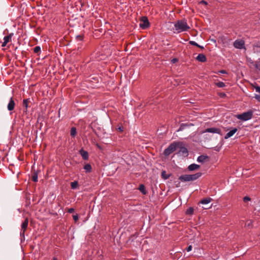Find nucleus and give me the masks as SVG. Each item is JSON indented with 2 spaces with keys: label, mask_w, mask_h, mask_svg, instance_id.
Instances as JSON below:
<instances>
[{
  "label": "nucleus",
  "mask_w": 260,
  "mask_h": 260,
  "mask_svg": "<svg viewBox=\"0 0 260 260\" xmlns=\"http://www.w3.org/2000/svg\"><path fill=\"white\" fill-rule=\"evenodd\" d=\"M174 32L180 33L183 31H188L190 29V27L187 24L186 20L182 19L177 21L174 24Z\"/></svg>",
  "instance_id": "obj_1"
},
{
  "label": "nucleus",
  "mask_w": 260,
  "mask_h": 260,
  "mask_svg": "<svg viewBox=\"0 0 260 260\" xmlns=\"http://www.w3.org/2000/svg\"><path fill=\"white\" fill-rule=\"evenodd\" d=\"M202 175V173L198 172L194 174H185L180 176L179 179L182 182L192 181L198 179Z\"/></svg>",
  "instance_id": "obj_2"
},
{
  "label": "nucleus",
  "mask_w": 260,
  "mask_h": 260,
  "mask_svg": "<svg viewBox=\"0 0 260 260\" xmlns=\"http://www.w3.org/2000/svg\"><path fill=\"white\" fill-rule=\"evenodd\" d=\"M253 112L251 110H249L240 114L236 116V118L242 121H247L251 119L253 116Z\"/></svg>",
  "instance_id": "obj_3"
},
{
  "label": "nucleus",
  "mask_w": 260,
  "mask_h": 260,
  "mask_svg": "<svg viewBox=\"0 0 260 260\" xmlns=\"http://www.w3.org/2000/svg\"><path fill=\"white\" fill-rule=\"evenodd\" d=\"M177 144L176 143L171 144L164 151V155L168 156L175 151Z\"/></svg>",
  "instance_id": "obj_4"
},
{
  "label": "nucleus",
  "mask_w": 260,
  "mask_h": 260,
  "mask_svg": "<svg viewBox=\"0 0 260 260\" xmlns=\"http://www.w3.org/2000/svg\"><path fill=\"white\" fill-rule=\"evenodd\" d=\"M139 25L142 29H146L148 28L149 26V22L148 18L145 16L141 17Z\"/></svg>",
  "instance_id": "obj_5"
},
{
  "label": "nucleus",
  "mask_w": 260,
  "mask_h": 260,
  "mask_svg": "<svg viewBox=\"0 0 260 260\" xmlns=\"http://www.w3.org/2000/svg\"><path fill=\"white\" fill-rule=\"evenodd\" d=\"M28 223V220L27 218H26L24 221L21 224V230L20 233V237L21 238H24V234L26 230L27 229Z\"/></svg>",
  "instance_id": "obj_6"
},
{
  "label": "nucleus",
  "mask_w": 260,
  "mask_h": 260,
  "mask_svg": "<svg viewBox=\"0 0 260 260\" xmlns=\"http://www.w3.org/2000/svg\"><path fill=\"white\" fill-rule=\"evenodd\" d=\"M244 41L242 40H237L234 43L235 48L241 49L244 48Z\"/></svg>",
  "instance_id": "obj_7"
},
{
  "label": "nucleus",
  "mask_w": 260,
  "mask_h": 260,
  "mask_svg": "<svg viewBox=\"0 0 260 260\" xmlns=\"http://www.w3.org/2000/svg\"><path fill=\"white\" fill-rule=\"evenodd\" d=\"M204 133H211L221 135V129L217 127H211L205 129Z\"/></svg>",
  "instance_id": "obj_8"
},
{
  "label": "nucleus",
  "mask_w": 260,
  "mask_h": 260,
  "mask_svg": "<svg viewBox=\"0 0 260 260\" xmlns=\"http://www.w3.org/2000/svg\"><path fill=\"white\" fill-rule=\"evenodd\" d=\"M15 106V103L13 99V98H11L9 101V102L7 106V109L9 111H12L14 110Z\"/></svg>",
  "instance_id": "obj_9"
},
{
  "label": "nucleus",
  "mask_w": 260,
  "mask_h": 260,
  "mask_svg": "<svg viewBox=\"0 0 260 260\" xmlns=\"http://www.w3.org/2000/svg\"><path fill=\"white\" fill-rule=\"evenodd\" d=\"M238 131L237 128L235 127L226 134L224 136L225 139H228L232 137Z\"/></svg>",
  "instance_id": "obj_10"
},
{
  "label": "nucleus",
  "mask_w": 260,
  "mask_h": 260,
  "mask_svg": "<svg viewBox=\"0 0 260 260\" xmlns=\"http://www.w3.org/2000/svg\"><path fill=\"white\" fill-rule=\"evenodd\" d=\"M13 36V34H10L9 35L5 36L4 38V42L2 43V46L5 47L7 43L10 42L11 40L12 37Z\"/></svg>",
  "instance_id": "obj_11"
},
{
  "label": "nucleus",
  "mask_w": 260,
  "mask_h": 260,
  "mask_svg": "<svg viewBox=\"0 0 260 260\" xmlns=\"http://www.w3.org/2000/svg\"><path fill=\"white\" fill-rule=\"evenodd\" d=\"M196 59L198 61L202 62H204L207 60V58L206 56L203 54H199L196 58Z\"/></svg>",
  "instance_id": "obj_12"
},
{
  "label": "nucleus",
  "mask_w": 260,
  "mask_h": 260,
  "mask_svg": "<svg viewBox=\"0 0 260 260\" xmlns=\"http://www.w3.org/2000/svg\"><path fill=\"white\" fill-rule=\"evenodd\" d=\"M79 153L83 159L87 160L88 159V153L87 151L84 150L83 149H81L79 151Z\"/></svg>",
  "instance_id": "obj_13"
},
{
  "label": "nucleus",
  "mask_w": 260,
  "mask_h": 260,
  "mask_svg": "<svg viewBox=\"0 0 260 260\" xmlns=\"http://www.w3.org/2000/svg\"><path fill=\"white\" fill-rule=\"evenodd\" d=\"M200 166L196 164H192L188 166L187 169L190 171L198 170L200 168Z\"/></svg>",
  "instance_id": "obj_14"
},
{
  "label": "nucleus",
  "mask_w": 260,
  "mask_h": 260,
  "mask_svg": "<svg viewBox=\"0 0 260 260\" xmlns=\"http://www.w3.org/2000/svg\"><path fill=\"white\" fill-rule=\"evenodd\" d=\"M208 158V157L207 156L205 155H200L197 158V161L199 162H205L207 159Z\"/></svg>",
  "instance_id": "obj_15"
},
{
  "label": "nucleus",
  "mask_w": 260,
  "mask_h": 260,
  "mask_svg": "<svg viewBox=\"0 0 260 260\" xmlns=\"http://www.w3.org/2000/svg\"><path fill=\"white\" fill-rule=\"evenodd\" d=\"M256 92L259 93V94H255L254 98L260 102V87L256 86L255 87Z\"/></svg>",
  "instance_id": "obj_16"
},
{
  "label": "nucleus",
  "mask_w": 260,
  "mask_h": 260,
  "mask_svg": "<svg viewBox=\"0 0 260 260\" xmlns=\"http://www.w3.org/2000/svg\"><path fill=\"white\" fill-rule=\"evenodd\" d=\"M212 201V199L210 198H205L203 200H202L200 201V203L203 205H206L209 204L210 202H211Z\"/></svg>",
  "instance_id": "obj_17"
},
{
  "label": "nucleus",
  "mask_w": 260,
  "mask_h": 260,
  "mask_svg": "<svg viewBox=\"0 0 260 260\" xmlns=\"http://www.w3.org/2000/svg\"><path fill=\"white\" fill-rule=\"evenodd\" d=\"M84 169L85 170L86 172H90L91 171L92 168L90 164H87L84 166Z\"/></svg>",
  "instance_id": "obj_18"
},
{
  "label": "nucleus",
  "mask_w": 260,
  "mask_h": 260,
  "mask_svg": "<svg viewBox=\"0 0 260 260\" xmlns=\"http://www.w3.org/2000/svg\"><path fill=\"white\" fill-rule=\"evenodd\" d=\"M76 128L75 127H72L71 129L70 135L72 137H74L76 135Z\"/></svg>",
  "instance_id": "obj_19"
},
{
  "label": "nucleus",
  "mask_w": 260,
  "mask_h": 260,
  "mask_svg": "<svg viewBox=\"0 0 260 260\" xmlns=\"http://www.w3.org/2000/svg\"><path fill=\"white\" fill-rule=\"evenodd\" d=\"M78 181H75L71 183V188L73 189H76L78 186Z\"/></svg>",
  "instance_id": "obj_20"
},
{
  "label": "nucleus",
  "mask_w": 260,
  "mask_h": 260,
  "mask_svg": "<svg viewBox=\"0 0 260 260\" xmlns=\"http://www.w3.org/2000/svg\"><path fill=\"white\" fill-rule=\"evenodd\" d=\"M193 211H194L193 208L192 207H190L186 210V214L191 215V214H193Z\"/></svg>",
  "instance_id": "obj_21"
},
{
  "label": "nucleus",
  "mask_w": 260,
  "mask_h": 260,
  "mask_svg": "<svg viewBox=\"0 0 260 260\" xmlns=\"http://www.w3.org/2000/svg\"><path fill=\"white\" fill-rule=\"evenodd\" d=\"M180 152H182L183 154H185L186 155H187L188 154L187 149L183 147L180 148Z\"/></svg>",
  "instance_id": "obj_22"
},
{
  "label": "nucleus",
  "mask_w": 260,
  "mask_h": 260,
  "mask_svg": "<svg viewBox=\"0 0 260 260\" xmlns=\"http://www.w3.org/2000/svg\"><path fill=\"white\" fill-rule=\"evenodd\" d=\"M32 180L34 182H37L38 181V174L37 173L35 172L32 176Z\"/></svg>",
  "instance_id": "obj_23"
},
{
  "label": "nucleus",
  "mask_w": 260,
  "mask_h": 260,
  "mask_svg": "<svg viewBox=\"0 0 260 260\" xmlns=\"http://www.w3.org/2000/svg\"><path fill=\"white\" fill-rule=\"evenodd\" d=\"M216 85L218 87H223L225 86L224 83L223 82H219L215 83Z\"/></svg>",
  "instance_id": "obj_24"
},
{
  "label": "nucleus",
  "mask_w": 260,
  "mask_h": 260,
  "mask_svg": "<svg viewBox=\"0 0 260 260\" xmlns=\"http://www.w3.org/2000/svg\"><path fill=\"white\" fill-rule=\"evenodd\" d=\"M34 51L36 53H39L41 52V48L40 46H36L34 49Z\"/></svg>",
  "instance_id": "obj_25"
},
{
  "label": "nucleus",
  "mask_w": 260,
  "mask_h": 260,
  "mask_svg": "<svg viewBox=\"0 0 260 260\" xmlns=\"http://www.w3.org/2000/svg\"><path fill=\"white\" fill-rule=\"evenodd\" d=\"M145 186L143 184H141L139 186V190L142 191L144 194H145L146 192L144 191Z\"/></svg>",
  "instance_id": "obj_26"
},
{
  "label": "nucleus",
  "mask_w": 260,
  "mask_h": 260,
  "mask_svg": "<svg viewBox=\"0 0 260 260\" xmlns=\"http://www.w3.org/2000/svg\"><path fill=\"white\" fill-rule=\"evenodd\" d=\"M186 125H187L186 124H184V123L181 124L180 127L177 130V132L182 131Z\"/></svg>",
  "instance_id": "obj_27"
},
{
  "label": "nucleus",
  "mask_w": 260,
  "mask_h": 260,
  "mask_svg": "<svg viewBox=\"0 0 260 260\" xmlns=\"http://www.w3.org/2000/svg\"><path fill=\"white\" fill-rule=\"evenodd\" d=\"M23 106L25 107L26 108L28 107V100L25 99L23 101Z\"/></svg>",
  "instance_id": "obj_28"
},
{
  "label": "nucleus",
  "mask_w": 260,
  "mask_h": 260,
  "mask_svg": "<svg viewBox=\"0 0 260 260\" xmlns=\"http://www.w3.org/2000/svg\"><path fill=\"white\" fill-rule=\"evenodd\" d=\"M83 39V37L82 35H78L76 37V39L77 41H81Z\"/></svg>",
  "instance_id": "obj_29"
},
{
  "label": "nucleus",
  "mask_w": 260,
  "mask_h": 260,
  "mask_svg": "<svg viewBox=\"0 0 260 260\" xmlns=\"http://www.w3.org/2000/svg\"><path fill=\"white\" fill-rule=\"evenodd\" d=\"M255 67L257 69L260 71V60L255 62Z\"/></svg>",
  "instance_id": "obj_30"
},
{
  "label": "nucleus",
  "mask_w": 260,
  "mask_h": 260,
  "mask_svg": "<svg viewBox=\"0 0 260 260\" xmlns=\"http://www.w3.org/2000/svg\"><path fill=\"white\" fill-rule=\"evenodd\" d=\"M161 176H162V178L165 179H168L169 178V176L166 175L165 171H162V172Z\"/></svg>",
  "instance_id": "obj_31"
},
{
  "label": "nucleus",
  "mask_w": 260,
  "mask_h": 260,
  "mask_svg": "<svg viewBox=\"0 0 260 260\" xmlns=\"http://www.w3.org/2000/svg\"><path fill=\"white\" fill-rule=\"evenodd\" d=\"M189 44L191 45H193V46H195L197 47L199 46V44L198 43H197L196 42L193 41H189Z\"/></svg>",
  "instance_id": "obj_32"
},
{
  "label": "nucleus",
  "mask_w": 260,
  "mask_h": 260,
  "mask_svg": "<svg viewBox=\"0 0 260 260\" xmlns=\"http://www.w3.org/2000/svg\"><path fill=\"white\" fill-rule=\"evenodd\" d=\"M251 224H252V221L251 220H248L245 223V226H247L248 227L251 226Z\"/></svg>",
  "instance_id": "obj_33"
},
{
  "label": "nucleus",
  "mask_w": 260,
  "mask_h": 260,
  "mask_svg": "<svg viewBox=\"0 0 260 260\" xmlns=\"http://www.w3.org/2000/svg\"><path fill=\"white\" fill-rule=\"evenodd\" d=\"M243 201L244 202H246L247 201H250V198L248 197H245L244 198H243Z\"/></svg>",
  "instance_id": "obj_34"
},
{
  "label": "nucleus",
  "mask_w": 260,
  "mask_h": 260,
  "mask_svg": "<svg viewBox=\"0 0 260 260\" xmlns=\"http://www.w3.org/2000/svg\"><path fill=\"white\" fill-rule=\"evenodd\" d=\"M73 217L75 221H77L79 219L78 215L77 214L73 215Z\"/></svg>",
  "instance_id": "obj_35"
},
{
  "label": "nucleus",
  "mask_w": 260,
  "mask_h": 260,
  "mask_svg": "<svg viewBox=\"0 0 260 260\" xmlns=\"http://www.w3.org/2000/svg\"><path fill=\"white\" fill-rule=\"evenodd\" d=\"M191 250H192V246H191V245H189V246H188V247L186 248V251H187V252H189V251H190Z\"/></svg>",
  "instance_id": "obj_36"
},
{
  "label": "nucleus",
  "mask_w": 260,
  "mask_h": 260,
  "mask_svg": "<svg viewBox=\"0 0 260 260\" xmlns=\"http://www.w3.org/2000/svg\"><path fill=\"white\" fill-rule=\"evenodd\" d=\"M219 95L221 98H223V97L225 96V95H226L225 93H223V92L219 93Z\"/></svg>",
  "instance_id": "obj_37"
},
{
  "label": "nucleus",
  "mask_w": 260,
  "mask_h": 260,
  "mask_svg": "<svg viewBox=\"0 0 260 260\" xmlns=\"http://www.w3.org/2000/svg\"><path fill=\"white\" fill-rule=\"evenodd\" d=\"M74 211V209L73 208H70L68 210V212L70 213H72Z\"/></svg>",
  "instance_id": "obj_38"
},
{
  "label": "nucleus",
  "mask_w": 260,
  "mask_h": 260,
  "mask_svg": "<svg viewBox=\"0 0 260 260\" xmlns=\"http://www.w3.org/2000/svg\"><path fill=\"white\" fill-rule=\"evenodd\" d=\"M117 129L120 132H123V127L122 126H119L117 128Z\"/></svg>",
  "instance_id": "obj_39"
},
{
  "label": "nucleus",
  "mask_w": 260,
  "mask_h": 260,
  "mask_svg": "<svg viewBox=\"0 0 260 260\" xmlns=\"http://www.w3.org/2000/svg\"><path fill=\"white\" fill-rule=\"evenodd\" d=\"M219 73L221 74H226V72L225 70H220L219 71Z\"/></svg>",
  "instance_id": "obj_40"
},
{
  "label": "nucleus",
  "mask_w": 260,
  "mask_h": 260,
  "mask_svg": "<svg viewBox=\"0 0 260 260\" xmlns=\"http://www.w3.org/2000/svg\"><path fill=\"white\" fill-rule=\"evenodd\" d=\"M177 60H177V58H173V59L171 60V61H172V63H174L176 62L177 61Z\"/></svg>",
  "instance_id": "obj_41"
},
{
  "label": "nucleus",
  "mask_w": 260,
  "mask_h": 260,
  "mask_svg": "<svg viewBox=\"0 0 260 260\" xmlns=\"http://www.w3.org/2000/svg\"><path fill=\"white\" fill-rule=\"evenodd\" d=\"M254 46L256 47H260V43H256V44L254 45Z\"/></svg>",
  "instance_id": "obj_42"
},
{
  "label": "nucleus",
  "mask_w": 260,
  "mask_h": 260,
  "mask_svg": "<svg viewBox=\"0 0 260 260\" xmlns=\"http://www.w3.org/2000/svg\"><path fill=\"white\" fill-rule=\"evenodd\" d=\"M201 3H203V4H205V5H207V3L206 2H205V1H202L201 2Z\"/></svg>",
  "instance_id": "obj_43"
},
{
  "label": "nucleus",
  "mask_w": 260,
  "mask_h": 260,
  "mask_svg": "<svg viewBox=\"0 0 260 260\" xmlns=\"http://www.w3.org/2000/svg\"><path fill=\"white\" fill-rule=\"evenodd\" d=\"M198 47L200 48H201V49H204V47L203 46H202L200 45H199V46H198Z\"/></svg>",
  "instance_id": "obj_44"
},
{
  "label": "nucleus",
  "mask_w": 260,
  "mask_h": 260,
  "mask_svg": "<svg viewBox=\"0 0 260 260\" xmlns=\"http://www.w3.org/2000/svg\"><path fill=\"white\" fill-rule=\"evenodd\" d=\"M248 58V61L251 63H253V61L250 59V58Z\"/></svg>",
  "instance_id": "obj_45"
},
{
  "label": "nucleus",
  "mask_w": 260,
  "mask_h": 260,
  "mask_svg": "<svg viewBox=\"0 0 260 260\" xmlns=\"http://www.w3.org/2000/svg\"><path fill=\"white\" fill-rule=\"evenodd\" d=\"M172 24H173V23H172V22H169L168 23V25H169L170 26H171Z\"/></svg>",
  "instance_id": "obj_46"
},
{
  "label": "nucleus",
  "mask_w": 260,
  "mask_h": 260,
  "mask_svg": "<svg viewBox=\"0 0 260 260\" xmlns=\"http://www.w3.org/2000/svg\"><path fill=\"white\" fill-rule=\"evenodd\" d=\"M52 260H57V258L56 257H53Z\"/></svg>",
  "instance_id": "obj_47"
}]
</instances>
